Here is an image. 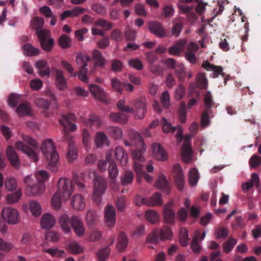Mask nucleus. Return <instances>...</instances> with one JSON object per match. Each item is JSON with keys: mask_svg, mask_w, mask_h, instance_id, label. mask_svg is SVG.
Listing matches in <instances>:
<instances>
[{"mask_svg": "<svg viewBox=\"0 0 261 261\" xmlns=\"http://www.w3.org/2000/svg\"><path fill=\"white\" fill-rule=\"evenodd\" d=\"M59 222L65 233H69L72 227L77 236L81 237L84 234L85 229L83 223L76 216L69 218L67 215L62 214L59 218Z\"/></svg>", "mask_w": 261, "mask_h": 261, "instance_id": "obj_1", "label": "nucleus"}, {"mask_svg": "<svg viewBox=\"0 0 261 261\" xmlns=\"http://www.w3.org/2000/svg\"><path fill=\"white\" fill-rule=\"evenodd\" d=\"M131 105L133 106V108L126 106L124 100H120L118 101L117 106L122 112L135 113L138 119H142L147 112L145 98L141 97L135 99L132 101Z\"/></svg>", "mask_w": 261, "mask_h": 261, "instance_id": "obj_2", "label": "nucleus"}, {"mask_svg": "<svg viewBox=\"0 0 261 261\" xmlns=\"http://www.w3.org/2000/svg\"><path fill=\"white\" fill-rule=\"evenodd\" d=\"M24 142H17L15 144L16 148L25 153L33 161H38V156L36 150L38 148V144L36 141L28 136L23 137Z\"/></svg>", "mask_w": 261, "mask_h": 261, "instance_id": "obj_3", "label": "nucleus"}, {"mask_svg": "<svg viewBox=\"0 0 261 261\" xmlns=\"http://www.w3.org/2000/svg\"><path fill=\"white\" fill-rule=\"evenodd\" d=\"M41 148L45 158L48 161L49 168L53 171L56 172L59 155L53 141L50 139L44 140L42 142Z\"/></svg>", "mask_w": 261, "mask_h": 261, "instance_id": "obj_4", "label": "nucleus"}, {"mask_svg": "<svg viewBox=\"0 0 261 261\" xmlns=\"http://www.w3.org/2000/svg\"><path fill=\"white\" fill-rule=\"evenodd\" d=\"M75 119L74 114L70 113L66 115H63L62 119L60 120V124L63 126V141H68L69 143L73 141H72V137L69 133L68 129L71 132H73L76 129V125L71 122V120H74Z\"/></svg>", "mask_w": 261, "mask_h": 261, "instance_id": "obj_5", "label": "nucleus"}, {"mask_svg": "<svg viewBox=\"0 0 261 261\" xmlns=\"http://www.w3.org/2000/svg\"><path fill=\"white\" fill-rule=\"evenodd\" d=\"M106 189L107 184L105 179L100 176L95 175L92 199L96 204L101 202V196Z\"/></svg>", "mask_w": 261, "mask_h": 261, "instance_id": "obj_6", "label": "nucleus"}, {"mask_svg": "<svg viewBox=\"0 0 261 261\" xmlns=\"http://www.w3.org/2000/svg\"><path fill=\"white\" fill-rule=\"evenodd\" d=\"M36 34L37 35L40 45L42 48L46 51H50L54 45V40L50 38V32L45 29L36 30Z\"/></svg>", "mask_w": 261, "mask_h": 261, "instance_id": "obj_7", "label": "nucleus"}, {"mask_svg": "<svg viewBox=\"0 0 261 261\" xmlns=\"http://www.w3.org/2000/svg\"><path fill=\"white\" fill-rule=\"evenodd\" d=\"M172 234L170 228L165 226L160 231L154 230L152 232L149 233L147 237V241L151 243H156L160 239L161 240L170 239Z\"/></svg>", "mask_w": 261, "mask_h": 261, "instance_id": "obj_8", "label": "nucleus"}, {"mask_svg": "<svg viewBox=\"0 0 261 261\" xmlns=\"http://www.w3.org/2000/svg\"><path fill=\"white\" fill-rule=\"evenodd\" d=\"M57 192L62 194L65 201L67 200L72 193V184L71 181L66 178H60L58 182Z\"/></svg>", "mask_w": 261, "mask_h": 261, "instance_id": "obj_9", "label": "nucleus"}, {"mask_svg": "<svg viewBox=\"0 0 261 261\" xmlns=\"http://www.w3.org/2000/svg\"><path fill=\"white\" fill-rule=\"evenodd\" d=\"M135 203L137 206H141L142 205L157 206L161 205L163 201L161 194L156 192L149 198H143L140 195H137L135 199Z\"/></svg>", "mask_w": 261, "mask_h": 261, "instance_id": "obj_10", "label": "nucleus"}, {"mask_svg": "<svg viewBox=\"0 0 261 261\" xmlns=\"http://www.w3.org/2000/svg\"><path fill=\"white\" fill-rule=\"evenodd\" d=\"M1 215L3 219L10 224H15L20 220L18 211L12 207H4Z\"/></svg>", "mask_w": 261, "mask_h": 261, "instance_id": "obj_11", "label": "nucleus"}, {"mask_svg": "<svg viewBox=\"0 0 261 261\" xmlns=\"http://www.w3.org/2000/svg\"><path fill=\"white\" fill-rule=\"evenodd\" d=\"M201 66L207 71H213V78H216L221 74L224 77L225 85L226 84V81L229 79L230 76L226 75L225 73L223 72V68L221 66L211 64L208 61H204Z\"/></svg>", "mask_w": 261, "mask_h": 261, "instance_id": "obj_12", "label": "nucleus"}, {"mask_svg": "<svg viewBox=\"0 0 261 261\" xmlns=\"http://www.w3.org/2000/svg\"><path fill=\"white\" fill-rule=\"evenodd\" d=\"M149 31L159 38H165L167 36L163 25L157 21H150L148 23Z\"/></svg>", "mask_w": 261, "mask_h": 261, "instance_id": "obj_13", "label": "nucleus"}, {"mask_svg": "<svg viewBox=\"0 0 261 261\" xmlns=\"http://www.w3.org/2000/svg\"><path fill=\"white\" fill-rule=\"evenodd\" d=\"M173 173L178 189L180 191L182 190L184 187V176L179 165L176 164L174 165Z\"/></svg>", "mask_w": 261, "mask_h": 261, "instance_id": "obj_14", "label": "nucleus"}, {"mask_svg": "<svg viewBox=\"0 0 261 261\" xmlns=\"http://www.w3.org/2000/svg\"><path fill=\"white\" fill-rule=\"evenodd\" d=\"M172 202H169L165 205L163 212L164 221L169 224H173L175 219V212L172 209Z\"/></svg>", "mask_w": 261, "mask_h": 261, "instance_id": "obj_15", "label": "nucleus"}, {"mask_svg": "<svg viewBox=\"0 0 261 261\" xmlns=\"http://www.w3.org/2000/svg\"><path fill=\"white\" fill-rule=\"evenodd\" d=\"M162 129L164 133H174L177 129V132L176 136L182 138V127L180 125H177V126H172L170 123L165 118H163L162 120Z\"/></svg>", "mask_w": 261, "mask_h": 261, "instance_id": "obj_16", "label": "nucleus"}, {"mask_svg": "<svg viewBox=\"0 0 261 261\" xmlns=\"http://www.w3.org/2000/svg\"><path fill=\"white\" fill-rule=\"evenodd\" d=\"M106 223L108 226L112 227L116 222V213L114 207L111 205H108L105 208Z\"/></svg>", "mask_w": 261, "mask_h": 261, "instance_id": "obj_17", "label": "nucleus"}, {"mask_svg": "<svg viewBox=\"0 0 261 261\" xmlns=\"http://www.w3.org/2000/svg\"><path fill=\"white\" fill-rule=\"evenodd\" d=\"M6 154L8 160L12 166L15 168L18 169L20 165L19 160L17 154L12 146H9L8 147L6 150Z\"/></svg>", "mask_w": 261, "mask_h": 261, "instance_id": "obj_18", "label": "nucleus"}, {"mask_svg": "<svg viewBox=\"0 0 261 261\" xmlns=\"http://www.w3.org/2000/svg\"><path fill=\"white\" fill-rule=\"evenodd\" d=\"M192 150L188 142L186 141L183 143L181 147V156L182 160L185 163H189L192 161Z\"/></svg>", "mask_w": 261, "mask_h": 261, "instance_id": "obj_19", "label": "nucleus"}, {"mask_svg": "<svg viewBox=\"0 0 261 261\" xmlns=\"http://www.w3.org/2000/svg\"><path fill=\"white\" fill-rule=\"evenodd\" d=\"M152 148L153 155L156 160L162 161L167 160V153L160 144L154 143L152 145Z\"/></svg>", "mask_w": 261, "mask_h": 261, "instance_id": "obj_20", "label": "nucleus"}, {"mask_svg": "<svg viewBox=\"0 0 261 261\" xmlns=\"http://www.w3.org/2000/svg\"><path fill=\"white\" fill-rule=\"evenodd\" d=\"M56 84L57 88L61 91L65 90L67 89L66 80L64 75L63 72L60 70L56 71Z\"/></svg>", "mask_w": 261, "mask_h": 261, "instance_id": "obj_21", "label": "nucleus"}, {"mask_svg": "<svg viewBox=\"0 0 261 261\" xmlns=\"http://www.w3.org/2000/svg\"><path fill=\"white\" fill-rule=\"evenodd\" d=\"M114 155L117 160L122 166L126 165L128 161L127 154L122 147L117 146L116 147L114 150Z\"/></svg>", "mask_w": 261, "mask_h": 261, "instance_id": "obj_22", "label": "nucleus"}, {"mask_svg": "<svg viewBox=\"0 0 261 261\" xmlns=\"http://www.w3.org/2000/svg\"><path fill=\"white\" fill-rule=\"evenodd\" d=\"M44 189V184L37 182L35 185L28 187L26 189V193L30 196H35L41 194Z\"/></svg>", "mask_w": 261, "mask_h": 261, "instance_id": "obj_23", "label": "nucleus"}, {"mask_svg": "<svg viewBox=\"0 0 261 261\" xmlns=\"http://www.w3.org/2000/svg\"><path fill=\"white\" fill-rule=\"evenodd\" d=\"M204 110L213 111L212 108L216 107L213 96L210 91L205 92L203 97Z\"/></svg>", "mask_w": 261, "mask_h": 261, "instance_id": "obj_24", "label": "nucleus"}, {"mask_svg": "<svg viewBox=\"0 0 261 261\" xmlns=\"http://www.w3.org/2000/svg\"><path fill=\"white\" fill-rule=\"evenodd\" d=\"M90 90L92 95L97 99L103 101L105 99V93L103 89L96 85H90Z\"/></svg>", "mask_w": 261, "mask_h": 261, "instance_id": "obj_25", "label": "nucleus"}, {"mask_svg": "<svg viewBox=\"0 0 261 261\" xmlns=\"http://www.w3.org/2000/svg\"><path fill=\"white\" fill-rule=\"evenodd\" d=\"M90 90L92 95L97 99L103 101L105 99V93L103 89L96 85H90Z\"/></svg>", "mask_w": 261, "mask_h": 261, "instance_id": "obj_26", "label": "nucleus"}, {"mask_svg": "<svg viewBox=\"0 0 261 261\" xmlns=\"http://www.w3.org/2000/svg\"><path fill=\"white\" fill-rule=\"evenodd\" d=\"M155 187L167 194L169 192V186L166 176L163 174L160 175L157 181L155 182Z\"/></svg>", "mask_w": 261, "mask_h": 261, "instance_id": "obj_27", "label": "nucleus"}, {"mask_svg": "<svg viewBox=\"0 0 261 261\" xmlns=\"http://www.w3.org/2000/svg\"><path fill=\"white\" fill-rule=\"evenodd\" d=\"M55 220L51 215L46 214L42 216L41 224L43 228L50 229L55 225Z\"/></svg>", "mask_w": 261, "mask_h": 261, "instance_id": "obj_28", "label": "nucleus"}, {"mask_svg": "<svg viewBox=\"0 0 261 261\" xmlns=\"http://www.w3.org/2000/svg\"><path fill=\"white\" fill-rule=\"evenodd\" d=\"M127 115L122 112L118 113H111L110 114V118L114 122L125 124L127 121Z\"/></svg>", "mask_w": 261, "mask_h": 261, "instance_id": "obj_29", "label": "nucleus"}, {"mask_svg": "<svg viewBox=\"0 0 261 261\" xmlns=\"http://www.w3.org/2000/svg\"><path fill=\"white\" fill-rule=\"evenodd\" d=\"M16 111L19 116L32 115L31 106L28 102L20 103L16 108Z\"/></svg>", "mask_w": 261, "mask_h": 261, "instance_id": "obj_30", "label": "nucleus"}, {"mask_svg": "<svg viewBox=\"0 0 261 261\" xmlns=\"http://www.w3.org/2000/svg\"><path fill=\"white\" fill-rule=\"evenodd\" d=\"M71 203L73 207L77 210L83 209L85 206L83 198L80 194H76L73 196Z\"/></svg>", "mask_w": 261, "mask_h": 261, "instance_id": "obj_31", "label": "nucleus"}, {"mask_svg": "<svg viewBox=\"0 0 261 261\" xmlns=\"http://www.w3.org/2000/svg\"><path fill=\"white\" fill-rule=\"evenodd\" d=\"M77 149L73 142L68 144V150L66 157L69 162H72L77 158Z\"/></svg>", "mask_w": 261, "mask_h": 261, "instance_id": "obj_32", "label": "nucleus"}, {"mask_svg": "<svg viewBox=\"0 0 261 261\" xmlns=\"http://www.w3.org/2000/svg\"><path fill=\"white\" fill-rule=\"evenodd\" d=\"M127 244L128 239L126 235L123 232L120 233L118 238V242L116 245V247L118 250L119 251H123L126 248Z\"/></svg>", "mask_w": 261, "mask_h": 261, "instance_id": "obj_33", "label": "nucleus"}, {"mask_svg": "<svg viewBox=\"0 0 261 261\" xmlns=\"http://www.w3.org/2000/svg\"><path fill=\"white\" fill-rule=\"evenodd\" d=\"M200 232L199 230H196L195 231V236L193 238L190 245L191 249L195 253H199L201 250V247L198 243Z\"/></svg>", "mask_w": 261, "mask_h": 261, "instance_id": "obj_34", "label": "nucleus"}, {"mask_svg": "<svg viewBox=\"0 0 261 261\" xmlns=\"http://www.w3.org/2000/svg\"><path fill=\"white\" fill-rule=\"evenodd\" d=\"M186 44L185 40L178 41L173 46L169 48V54L171 55L178 56L180 54L181 50L184 48Z\"/></svg>", "mask_w": 261, "mask_h": 261, "instance_id": "obj_35", "label": "nucleus"}, {"mask_svg": "<svg viewBox=\"0 0 261 261\" xmlns=\"http://www.w3.org/2000/svg\"><path fill=\"white\" fill-rule=\"evenodd\" d=\"M214 117L213 111L203 110L201 116V125L203 128L207 127L210 124V117Z\"/></svg>", "mask_w": 261, "mask_h": 261, "instance_id": "obj_36", "label": "nucleus"}, {"mask_svg": "<svg viewBox=\"0 0 261 261\" xmlns=\"http://www.w3.org/2000/svg\"><path fill=\"white\" fill-rule=\"evenodd\" d=\"M92 54L95 65L100 67L104 66L106 60L102 56L101 52L98 50L95 49L93 50Z\"/></svg>", "mask_w": 261, "mask_h": 261, "instance_id": "obj_37", "label": "nucleus"}, {"mask_svg": "<svg viewBox=\"0 0 261 261\" xmlns=\"http://www.w3.org/2000/svg\"><path fill=\"white\" fill-rule=\"evenodd\" d=\"M175 74L180 81H183L187 74L186 69L182 63L178 64L175 68Z\"/></svg>", "mask_w": 261, "mask_h": 261, "instance_id": "obj_38", "label": "nucleus"}, {"mask_svg": "<svg viewBox=\"0 0 261 261\" xmlns=\"http://www.w3.org/2000/svg\"><path fill=\"white\" fill-rule=\"evenodd\" d=\"M91 58L89 56L82 53H78L76 56V61L80 68H86L87 63L90 61Z\"/></svg>", "mask_w": 261, "mask_h": 261, "instance_id": "obj_39", "label": "nucleus"}, {"mask_svg": "<svg viewBox=\"0 0 261 261\" xmlns=\"http://www.w3.org/2000/svg\"><path fill=\"white\" fill-rule=\"evenodd\" d=\"M237 243V240L232 237H230L227 241L223 244V251L226 253H229L234 248Z\"/></svg>", "mask_w": 261, "mask_h": 261, "instance_id": "obj_40", "label": "nucleus"}, {"mask_svg": "<svg viewBox=\"0 0 261 261\" xmlns=\"http://www.w3.org/2000/svg\"><path fill=\"white\" fill-rule=\"evenodd\" d=\"M179 239L182 246H186L189 244L190 240L188 236V230L184 227L181 228L179 231Z\"/></svg>", "mask_w": 261, "mask_h": 261, "instance_id": "obj_41", "label": "nucleus"}, {"mask_svg": "<svg viewBox=\"0 0 261 261\" xmlns=\"http://www.w3.org/2000/svg\"><path fill=\"white\" fill-rule=\"evenodd\" d=\"M199 176L197 169L195 168H192L189 171V181L190 184L194 186L197 185Z\"/></svg>", "mask_w": 261, "mask_h": 261, "instance_id": "obj_42", "label": "nucleus"}, {"mask_svg": "<svg viewBox=\"0 0 261 261\" xmlns=\"http://www.w3.org/2000/svg\"><path fill=\"white\" fill-rule=\"evenodd\" d=\"M130 138L132 139L133 143L136 145L137 147L145 146L142 137L138 133L136 132H131L130 134Z\"/></svg>", "mask_w": 261, "mask_h": 261, "instance_id": "obj_43", "label": "nucleus"}, {"mask_svg": "<svg viewBox=\"0 0 261 261\" xmlns=\"http://www.w3.org/2000/svg\"><path fill=\"white\" fill-rule=\"evenodd\" d=\"M108 142V138L103 132L97 133L95 139V143L97 147H100Z\"/></svg>", "mask_w": 261, "mask_h": 261, "instance_id": "obj_44", "label": "nucleus"}, {"mask_svg": "<svg viewBox=\"0 0 261 261\" xmlns=\"http://www.w3.org/2000/svg\"><path fill=\"white\" fill-rule=\"evenodd\" d=\"M196 83L198 88L204 89L207 86V80L205 77V74L199 73L196 77Z\"/></svg>", "mask_w": 261, "mask_h": 261, "instance_id": "obj_45", "label": "nucleus"}, {"mask_svg": "<svg viewBox=\"0 0 261 261\" xmlns=\"http://www.w3.org/2000/svg\"><path fill=\"white\" fill-rule=\"evenodd\" d=\"M134 173L130 171H127L121 177V184L122 186H126L130 184L134 179Z\"/></svg>", "mask_w": 261, "mask_h": 261, "instance_id": "obj_46", "label": "nucleus"}, {"mask_svg": "<svg viewBox=\"0 0 261 261\" xmlns=\"http://www.w3.org/2000/svg\"><path fill=\"white\" fill-rule=\"evenodd\" d=\"M24 53L28 56H33L39 54L38 49L33 47L31 44L27 43L23 46Z\"/></svg>", "mask_w": 261, "mask_h": 261, "instance_id": "obj_47", "label": "nucleus"}, {"mask_svg": "<svg viewBox=\"0 0 261 261\" xmlns=\"http://www.w3.org/2000/svg\"><path fill=\"white\" fill-rule=\"evenodd\" d=\"M140 149H137L133 151L132 155L133 159L135 161H138L140 162H142L144 161V158L143 156V153L146 150L145 146H140Z\"/></svg>", "mask_w": 261, "mask_h": 261, "instance_id": "obj_48", "label": "nucleus"}, {"mask_svg": "<svg viewBox=\"0 0 261 261\" xmlns=\"http://www.w3.org/2000/svg\"><path fill=\"white\" fill-rule=\"evenodd\" d=\"M21 196V191L20 189H18L14 193L8 194L7 197V201L8 204H13L16 202L20 198Z\"/></svg>", "mask_w": 261, "mask_h": 261, "instance_id": "obj_49", "label": "nucleus"}, {"mask_svg": "<svg viewBox=\"0 0 261 261\" xmlns=\"http://www.w3.org/2000/svg\"><path fill=\"white\" fill-rule=\"evenodd\" d=\"M30 209L34 216H38L41 213V207L40 204L36 201H32L30 203Z\"/></svg>", "mask_w": 261, "mask_h": 261, "instance_id": "obj_50", "label": "nucleus"}, {"mask_svg": "<svg viewBox=\"0 0 261 261\" xmlns=\"http://www.w3.org/2000/svg\"><path fill=\"white\" fill-rule=\"evenodd\" d=\"M97 220L96 212L92 209L88 211L86 215V222L89 226H93Z\"/></svg>", "mask_w": 261, "mask_h": 261, "instance_id": "obj_51", "label": "nucleus"}, {"mask_svg": "<svg viewBox=\"0 0 261 261\" xmlns=\"http://www.w3.org/2000/svg\"><path fill=\"white\" fill-rule=\"evenodd\" d=\"M65 200L62 196V194H60L57 191L56 193L53 195L51 199L52 205L56 209H59L61 205V201Z\"/></svg>", "mask_w": 261, "mask_h": 261, "instance_id": "obj_52", "label": "nucleus"}, {"mask_svg": "<svg viewBox=\"0 0 261 261\" xmlns=\"http://www.w3.org/2000/svg\"><path fill=\"white\" fill-rule=\"evenodd\" d=\"M68 249L74 254H78L83 251V248L75 241H71L69 243Z\"/></svg>", "mask_w": 261, "mask_h": 261, "instance_id": "obj_53", "label": "nucleus"}, {"mask_svg": "<svg viewBox=\"0 0 261 261\" xmlns=\"http://www.w3.org/2000/svg\"><path fill=\"white\" fill-rule=\"evenodd\" d=\"M146 219L151 223H154L159 220V216L153 210H148L145 213Z\"/></svg>", "mask_w": 261, "mask_h": 261, "instance_id": "obj_54", "label": "nucleus"}, {"mask_svg": "<svg viewBox=\"0 0 261 261\" xmlns=\"http://www.w3.org/2000/svg\"><path fill=\"white\" fill-rule=\"evenodd\" d=\"M85 174L83 173H81L79 175L75 173L73 174L72 180L81 189L85 188V185L82 183Z\"/></svg>", "mask_w": 261, "mask_h": 261, "instance_id": "obj_55", "label": "nucleus"}, {"mask_svg": "<svg viewBox=\"0 0 261 261\" xmlns=\"http://www.w3.org/2000/svg\"><path fill=\"white\" fill-rule=\"evenodd\" d=\"M71 40L66 35H62L59 39V44L62 48H67L71 46Z\"/></svg>", "mask_w": 261, "mask_h": 261, "instance_id": "obj_56", "label": "nucleus"}, {"mask_svg": "<svg viewBox=\"0 0 261 261\" xmlns=\"http://www.w3.org/2000/svg\"><path fill=\"white\" fill-rule=\"evenodd\" d=\"M113 89L118 93L121 94L124 88V83H121L117 79L113 78L111 80Z\"/></svg>", "mask_w": 261, "mask_h": 261, "instance_id": "obj_57", "label": "nucleus"}, {"mask_svg": "<svg viewBox=\"0 0 261 261\" xmlns=\"http://www.w3.org/2000/svg\"><path fill=\"white\" fill-rule=\"evenodd\" d=\"M92 125H95L96 126L99 127L102 125V121L98 116L91 115L89 117V122L86 123V125L91 126Z\"/></svg>", "mask_w": 261, "mask_h": 261, "instance_id": "obj_58", "label": "nucleus"}, {"mask_svg": "<svg viewBox=\"0 0 261 261\" xmlns=\"http://www.w3.org/2000/svg\"><path fill=\"white\" fill-rule=\"evenodd\" d=\"M110 177L111 179H116L118 175L117 166L115 162H111L108 168Z\"/></svg>", "mask_w": 261, "mask_h": 261, "instance_id": "obj_59", "label": "nucleus"}, {"mask_svg": "<svg viewBox=\"0 0 261 261\" xmlns=\"http://www.w3.org/2000/svg\"><path fill=\"white\" fill-rule=\"evenodd\" d=\"M110 249L109 247H106L100 249L97 253V256L99 261H105L109 257Z\"/></svg>", "mask_w": 261, "mask_h": 261, "instance_id": "obj_60", "label": "nucleus"}, {"mask_svg": "<svg viewBox=\"0 0 261 261\" xmlns=\"http://www.w3.org/2000/svg\"><path fill=\"white\" fill-rule=\"evenodd\" d=\"M44 24V20L41 17H35L32 21V26L35 30L42 29Z\"/></svg>", "mask_w": 261, "mask_h": 261, "instance_id": "obj_61", "label": "nucleus"}, {"mask_svg": "<svg viewBox=\"0 0 261 261\" xmlns=\"http://www.w3.org/2000/svg\"><path fill=\"white\" fill-rule=\"evenodd\" d=\"M228 230L224 227H219L215 229V236L217 239L225 238L228 234Z\"/></svg>", "mask_w": 261, "mask_h": 261, "instance_id": "obj_62", "label": "nucleus"}, {"mask_svg": "<svg viewBox=\"0 0 261 261\" xmlns=\"http://www.w3.org/2000/svg\"><path fill=\"white\" fill-rule=\"evenodd\" d=\"M250 167L255 168L261 164V159L257 154H253L249 161Z\"/></svg>", "mask_w": 261, "mask_h": 261, "instance_id": "obj_63", "label": "nucleus"}, {"mask_svg": "<svg viewBox=\"0 0 261 261\" xmlns=\"http://www.w3.org/2000/svg\"><path fill=\"white\" fill-rule=\"evenodd\" d=\"M128 65L130 67L138 70L143 69V64L140 60L137 59H131L128 61Z\"/></svg>", "mask_w": 261, "mask_h": 261, "instance_id": "obj_64", "label": "nucleus"}]
</instances>
